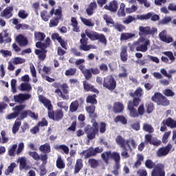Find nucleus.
I'll use <instances>...</instances> for the list:
<instances>
[{"instance_id": "nucleus-1", "label": "nucleus", "mask_w": 176, "mask_h": 176, "mask_svg": "<svg viewBox=\"0 0 176 176\" xmlns=\"http://www.w3.org/2000/svg\"><path fill=\"white\" fill-rule=\"evenodd\" d=\"M98 131L100 134H104L107 131V124L105 122H101L98 129V122L95 120L92 122V126H87L85 129L88 140H94L96 135L98 134Z\"/></svg>"}, {"instance_id": "nucleus-2", "label": "nucleus", "mask_w": 176, "mask_h": 176, "mask_svg": "<svg viewBox=\"0 0 176 176\" xmlns=\"http://www.w3.org/2000/svg\"><path fill=\"white\" fill-rule=\"evenodd\" d=\"M136 20H141V21L151 20V21L155 22V21H159V20H160V16L158 14H155V12H150L145 14L137 15L136 18L131 15H129L123 21V23L124 24H130V23H133V21H136Z\"/></svg>"}, {"instance_id": "nucleus-3", "label": "nucleus", "mask_w": 176, "mask_h": 176, "mask_svg": "<svg viewBox=\"0 0 176 176\" xmlns=\"http://www.w3.org/2000/svg\"><path fill=\"white\" fill-rule=\"evenodd\" d=\"M52 86L56 89L54 93L58 94L63 100H69V95L68 94L69 87L67 83L61 84L60 82H54L52 84Z\"/></svg>"}, {"instance_id": "nucleus-4", "label": "nucleus", "mask_w": 176, "mask_h": 176, "mask_svg": "<svg viewBox=\"0 0 176 176\" xmlns=\"http://www.w3.org/2000/svg\"><path fill=\"white\" fill-rule=\"evenodd\" d=\"M157 33V28H151L149 26H140L139 27V36L140 38L139 41L142 42V43H144V42H145V40H146V38H145V37L144 36H148V35H152L153 36V35H155V34Z\"/></svg>"}, {"instance_id": "nucleus-5", "label": "nucleus", "mask_w": 176, "mask_h": 176, "mask_svg": "<svg viewBox=\"0 0 176 176\" xmlns=\"http://www.w3.org/2000/svg\"><path fill=\"white\" fill-rule=\"evenodd\" d=\"M85 34L91 41H98L100 43H102V45H104V46H107V37H105L104 34H100L97 32L88 30H85Z\"/></svg>"}, {"instance_id": "nucleus-6", "label": "nucleus", "mask_w": 176, "mask_h": 176, "mask_svg": "<svg viewBox=\"0 0 176 176\" xmlns=\"http://www.w3.org/2000/svg\"><path fill=\"white\" fill-rule=\"evenodd\" d=\"M100 157L105 164H109L111 159L114 160L115 162L120 160V154L116 151H104L101 154Z\"/></svg>"}, {"instance_id": "nucleus-7", "label": "nucleus", "mask_w": 176, "mask_h": 176, "mask_svg": "<svg viewBox=\"0 0 176 176\" xmlns=\"http://www.w3.org/2000/svg\"><path fill=\"white\" fill-rule=\"evenodd\" d=\"M151 100L153 102H156L157 105H162V107H168V105H170V100L160 92H155L151 97Z\"/></svg>"}, {"instance_id": "nucleus-8", "label": "nucleus", "mask_w": 176, "mask_h": 176, "mask_svg": "<svg viewBox=\"0 0 176 176\" xmlns=\"http://www.w3.org/2000/svg\"><path fill=\"white\" fill-rule=\"evenodd\" d=\"M102 86L110 91H113L116 89V80L112 75L107 76L103 78Z\"/></svg>"}, {"instance_id": "nucleus-9", "label": "nucleus", "mask_w": 176, "mask_h": 176, "mask_svg": "<svg viewBox=\"0 0 176 176\" xmlns=\"http://www.w3.org/2000/svg\"><path fill=\"white\" fill-rule=\"evenodd\" d=\"M104 152V148L100 147H89L87 150H84L82 151L80 155H84V159H89V157H94V156H97L98 153H102Z\"/></svg>"}, {"instance_id": "nucleus-10", "label": "nucleus", "mask_w": 176, "mask_h": 176, "mask_svg": "<svg viewBox=\"0 0 176 176\" xmlns=\"http://www.w3.org/2000/svg\"><path fill=\"white\" fill-rule=\"evenodd\" d=\"M116 142L122 149V151L121 153V156H122L124 159H127L128 157H130V155H129V149L126 146V140H124V138H123L120 135H118L116 138Z\"/></svg>"}, {"instance_id": "nucleus-11", "label": "nucleus", "mask_w": 176, "mask_h": 176, "mask_svg": "<svg viewBox=\"0 0 176 176\" xmlns=\"http://www.w3.org/2000/svg\"><path fill=\"white\" fill-rule=\"evenodd\" d=\"M81 38L80 39V45H79V50H82L83 52H89V50H91L93 49H96V46L93 45H88L87 41H89V38L86 37V33H82L80 35Z\"/></svg>"}, {"instance_id": "nucleus-12", "label": "nucleus", "mask_w": 176, "mask_h": 176, "mask_svg": "<svg viewBox=\"0 0 176 176\" xmlns=\"http://www.w3.org/2000/svg\"><path fill=\"white\" fill-rule=\"evenodd\" d=\"M64 117V113L62 109H56V111H48V118L52 119V120H55V122H60L61 119Z\"/></svg>"}, {"instance_id": "nucleus-13", "label": "nucleus", "mask_w": 176, "mask_h": 176, "mask_svg": "<svg viewBox=\"0 0 176 176\" xmlns=\"http://www.w3.org/2000/svg\"><path fill=\"white\" fill-rule=\"evenodd\" d=\"M25 108V104H19L16 106L15 107L13 108V111L14 112L11 113L6 116V119L7 120H12V119H16L19 115H20V112L23 111Z\"/></svg>"}, {"instance_id": "nucleus-14", "label": "nucleus", "mask_w": 176, "mask_h": 176, "mask_svg": "<svg viewBox=\"0 0 176 176\" xmlns=\"http://www.w3.org/2000/svg\"><path fill=\"white\" fill-rule=\"evenodd\" d=\"M145 145H153L154 146H160L162 145V141L157 138H152V135L146 134L144 136Z\"/></svg>"}, {"instance_id": "nucleus-15", "label": "nucleus", "mask_w": 176, "mask_h": 176, "mask_svg": "<svg viewBox=\"0 0 176 176\" xmlns=\"http://www.w3.org/2000/svg\"><path fill=\"white\" fill-rule=\"evenodd\" d=\"M151 176H166L164 165L163 164H157L155 165L151 172Z\"/></svg>"}, {"instance_id": "nucleus-16", "label": "nucleus", "mask_w": 176, "mask_h": 176, "mask_svg": "<svg viewBox=\"0 0 176 176\" xmlns=\"http://www.w3.org/2000/svg\"><path fill=\"white\" fill-rule=\"evenodd\" d=\"M173 149V145L168 143L166 146L161 147L157 151V156L159 157H163V156H167L170 153V151Z\"/></svg>"}, {"instance_id": "nucleus-17", "label": "nucleus", "mask_w": 176, "mask_h": 176, "mask_svg": "<svg viewBox=\"0 0 176 176\" xmlns=\"http://www.w3.org/2000/svg\"><path fill=\"white\" fill-rule=\"evenodd\" d=\"M51 38L52 41H58L61 47H63V49H65V50H67V45L68 44V42L64 40L63 38H61L58 33H53L51 36Z\"/></svg>"}, {"instance_id": "nucleus-18", "label": "nucleus", "mask_w": 176, "mask_h": 176, "mask_svg": "<svg viewBox=\"0 0 176 176\" xmlns=\"http://www.w3.org/2000/svg\"><path fill=\"white\" fill-rule=\"evenodd\" d=\"M30 98H31V94H19L14 96V102L19 104H23L24 101H28Z\"/></svg>"}, {"instance_id": "nucleus-19", "label": "nucleus", "mask_w": 176, "mask_h": 176, "mask_svg": "<svg viewBox=\"0 0 176 176\" xmlns=\"http://www.w3.org/2000/svg\"><path fill=\"white\" fill-rule=\"evenodd\" d=\"M159 37L160 41L165 43H171L172 42H174V38H173L171 36L167 34V31L166 30H162L159 34Z\"/></svg>"}, {"instance_id": "nucleus-20", "label": "nucleus", "mask_w": 176, "mask_h": 176, "mask_svg": "<svg viewBox=\"0 0 176 176\" xmlns=\"http://www.w3.org/2000/svg\"><path fill=\"white\" fill-rule=\"evenodd\" d=\"M38 100L39 102H42L44 107L47 108L48 112H50L52 110H53V105L52 104V102L50 101V100L46 98L45 96L42 95L38 96Z\"/></svg>"}, {"instance_id": "nucleus-21", "label": "nucleus", "mask_w": 176, "mask_h": 176, "mask_svg": "<svg viewBox=\"0 0 176 176\" xmlns=\"http://www.w3.org/2000/svg\"><path fill=\"white\" fill-rule=\"evenodd\" d=\"M151 45V41L149 39H146L143 42V44L139 43L135 47L136 52H142V53H145V52L148 51V46Z\"/></svg>"}, {"instance_id": "nucleus-22", "label": "nucleus", "mask_w": 176, "mask_h": 176, "mask_svg": "<svg viewBox=\"0 0 176 176\" xmlns=\"http://www.w3.org/2000/svg\"><path fill=\"white\" fill-rule=\"evenodd\" d=\"M13 6H8L0 14V17H5V19H10L13 16Z\"/></svg>"}, {"instance_id": "nucleus-23", "label": "nucleus", "mask_w": 176, "mask_h": 176, "mask_svg": "<svg viewBox=\"0 0 176 176\" xmlns=\"http://www.w3.org/2000/svg\"><path fill=\"white\" fill-rule=\"evenodd\" d=\"M104 9H105L106 10H109L112 13H115L118 11V1L116 0L111 1L109 5H106L104 6Z\"/></svg>"}, {"instance_id": "nucleus-24", "label": "nucleus", "mask_w": 176, "mask_h": 176, "mask_svg": "<svg viewBox=\"0 0 176 176\" xmlns=\"http://www.w3.org/2000/svg\"><path fill=\"white\" fill-rule=\"evenodd\" d=\"M124 111V105L120 102H116L113 106V112L114 113H122Z\"/></svg>"}, {"instance_id": "nucleus-25", "label": "nucleus", "mask_w": 176, "mask_h": 176, "mask_svg": "<svg viewBox=\"0 0 176 176\" xmlns=\"http://www.w3.org/2000/svg\"><path fill=\"white\" fill-rule=\"evenodd\" d=\"M84 90L85 91H92L93 93H96V94H98L100 93V91L94 87L91 84H89L87 81L85 80L82 82Z\"/></svg>"}, {"instance_id": "nucleus-26", "label": "nucleus", "mask_w": 176, "mask_h": 176, "mask_svg": "<svg viewBox=\"0 0 176 176\" xmlns=\"http://www.w3.org/2000/svg\"><path fill=\"white\" fill-rule=\"evenodd\" d=\"M53 14H54V8H52L50 12V14H47V10H46L41 11V17L42 20H43V21L46 22L49 21V19H50V17H52V16H53Z\"/></svg>"}, {"instance_id": "nucleus-27", "label": "nucleus", "mask_w": 176, "mask_h": 176, "mask_svg": "<svg viewBox=\"0 0 176 176\" xmlns=\"http://www.w3.org/2000/svg\"><path fill=\"white\" fill-rule=\"evenodd\" d=\"M85 111L89 113V118H92L96 119L97 118V113H96V106L94 104H91L90 106H87L85 107Z\"/></svg>"}, {"instance_id": "nucleus-28", "label": "nucleus", "mask_w": 176, "mask_h": 176, "mask_svg": "<svg viewBox=\"0 0 176 176\" xmlns=\"http://www.w3.org/2000/svg\"><path fill=\"white\" fill-rule=\"evenodd\" d=\"M3 42H12V38L9 37V33H8V30H4L2 33H0V43H3Z\"/></svg>"}, {"instance_id": "nucleus-29", "label": "nucleus", "mask_w": 176, "mask_h": 176, "mask_svg": "<svg viewBox=\"0 0 176 176\" xmlns=\"http://www.w3.org/2000/svg\"><path fill=\"white\" fill-rule=\"evenodd\" d=\"M16 42L19 43V46H27L28 45V40L22 34H19L16 38Z\"/></svg>"}, {"instance_id": "nucleus-30", "label": "nucleus", "mask_w": 176, "mask_h": 176, "mask_svg": "<svg viewBox=\"0 0 176 176\" xmlns=\"http://www.w3.org/2000/svg\"><path fill=\"white\" fill-rule=\"evenodd\" d=\"M162 124H166L168 127H170V129L176 128V121L170 117L168 118L166 120H164L162 122Z\"/></svg>"}, {"instance_id": "nucleus-31", "label": "nucleus", "mask_w": 176, "mask_h": 176, "mask_svg": "<svg viewBox=\"0 0 176 176\" xmlns=\"http://www.w3.org/2000/svg\"><path fill=\"white\" fill-rule=\"evenodd\" d=\"M129 58V55L127 54V46L124 45L121 47V52H120V58L121 61L123 63H126Z\"/></svg>"}, {"instance_id": "nucleus-32", "label": "nucleus", "mask_w": 176, "mask_h": 176, "mask_svg": "<svg viewBox=\"0 0 176 176\" xmlns=\"http://www.w3.org/2000/svg\"><path fill=\"white\" fill-rule=\"evenodd\" d=\"M34 53L36 56H38V58L40 60V61H45L47 50H35Z\"/></svg>"}, {"instance_id": "nucleus-33", "label": "nucleus", "mask_w": 176, "mask_h": 176, "mask_svg": "<svg viewBox=\"0 0 176 176\" xmlns=\"http://www.w3.org/2000/svg\"><path fill=\"white\" fill-rule=\"evenodd\" d=\"M97 95L93 94V95H89L86 98V102L87 104H91V105H97L98 101H97Z\"/></svg>"}, {"instance_id": "nucleus-34", "label": "nucleus", "mask_w": 176, "mask_h": 176, "mask_svg": "<svg viewBox=\"0 0 176 176\" xmlns=\"http://www.w3.org/2000/svg\"><path fill=\"white\" fill-rule=\"evenodd\" d=\"M83 168V161L82 159H78L76 160L75 166H74V174H78Z\"/></svg>"}, {"instance_id": "nucleus-35", "label": "nucleus", "mask_w": 176, "mask_h": 176, "mask_svg": "<svg viewBox=\"0 0 176 176\" xmlns=\"http://www.w3.org/2000/svg\"><path fill=\"white\" fill-rule=\"evenodd\" d=\"M113 168V170L111 171V174H113L115 176H119V171L120 170V160L116 161Z\"/></svg>"}, {"instance_id": "nucleus-36", "label": "nucleus", "mask_w": 176, "mask_h": 176, "mask_svg": "<svg viewBox=\"0 0 176 176\" xmlns=\"http://www.w3.org/2000/svg\"><path fill=\"white\" fill-rule=\"evenodd\" d=\"M134 36H135V34L134 33L124 32L121 34L120 39L121 41H129V39H131Z\"/></svg>"}, {"instance_id": "nucleus-37", "label": "nucleus", "mask_w": 176, "mask_h": 176, "mask_svg": "<svg viewBox=\"0 0 176 176\" xmlns=\"http://www.w3.org/2000/svg\"><path fill=\"white\" fill-rule=\"evenodd\" d=\"M127 109L129 111V115L131 118H138L137 109L131 105H127Z\"/></svg>"}, {"instance_id": "nucleus-38", "label": "nucleus", "mask_w": 176, "mask_h": 176, "mask_svg": "<svg viewBox=\"0 0 176 176\" xmlns=\"http://www.w3.org/2000/svg\"><path fill=\"white\" fill-rule=\"evenodd\" d=\"M130 97L133 98H140L142 96V89L138 88L134 92L129 93Z\"/></svg>"}, {"instance_id": "nucleus-39", "label": "nucleus", "mask_w": 176, "mask_h": 176, "mask_svg": "<svg viewBox=\"0 0 176 176\" xmlns=\"http://www.w3.org/2000/svg\"><path fill=\"white\" fill-rule=\"evenodd\" d=\"M56 166L57 168H59V170H63V168H65V163H64V160H63V158H61V155L58 156Z\"/></svg>"}, {"instance_id": "nucleus-40", "label": "nucleus", "mask_w": 176, "mask_h": 176, "mask_svg": "<svg viewBox=\"0 0 176 176\" xmlns=\"http://www.w3.org/2000/svg\"><path fill=\"white\" fill-rule=\"evenodd\" d=\"M20 126H21V121L20 120V118H17L12 126V130L13 134H16V133L19 131L20 129Z\"/></svg>"}, {"instance_id": "nucleus-41", "label": "nucleus", "mask_w": 176, "mask_h": 176, "mask_svg": "<svg viewBox=\"0 0 176 176\" xmlns=\"http://www.w3.org/2000/svg\"><path fill=\"white\" fill-rule=\"evenodd\" d=\"M19 168L21 170H28V166H27V160L25 157H21L19 160Z\"/></svg>"}, {"instance_id": "nucleus-42", "label": "nucleus", "mask_w": 176, "mask_h": 176, "mask_svg": "<svg viewBox=\"0 0 176 176\" xmlns=\"http://www.w3.org/2000/svg\"><path fill=\"white\" fill-rule=\"evenodd\" d=\"M40 152H43V153H50V144L45 143L42 144L39 147Z\"/></svg>"}, {"instance_id": "nucleus-43", "label": "nucleus", "mask_w": 176, "mask_h": 176, "mask_svg": "<svg viewBox=\"0 0 176 176\" xmlns=\"http://www.w3.org/2000/svg\"><path fill=\"white\" fill-rule=\"evenodd\" d=\"M115 123H121L122 124H126L127 123V118L124 116H117L114 118Z\"/></svg>"}, {"instance_id": "nucleus-44", "label": "nucleus", "mask_w": 176, "mask_h": 176, "mask_svg": "<svg viewBox=\"0 0 176 176\" xmlns=\"http://www.w3.org/2000/svg\"><path fill=\"white\" fill-rule=\"evenodd\" d=\"M140 102H141V98H133V100H129L128 102V106H131L135 108H137L140 105Z\"/></svg>"}, {"instance_id": "nucleus-45", "label": "nucleus", "mask_w": 176, "mask_h": 176, "mask_svg": "<svg viewBox=\"0 0 176 176\" xmlns=\"http://www.w3.org/2000/svg\"><path fill=\"white\" fill-rule=\"evenodd\" d=\"M78 108H79V101L74 100L71 103L69 106V111L70 112H72V113L76 112Z\"/></svg>"}, {"instance_id": "nucleus-46", "label": "nucleus", "mask_w": 176, "mask_h": 176, "mask_svg": "<svg viewBox=\"0 0 176 176\" xmlns=\"http://www.w3.org/2000/svg\"><path fill=\"white\" fill-rule=\"evenodd\" d=\"M80 20L81 21L82 24H84V25H86L87 27H94V23L91 21V19H87L86 18L80 16Z\"/></svg>"}, {"instance_id": "nucleus-47", "label": "nucleus", "mask_w": 176, "mask_h": 176, "mask_svg": "<svg viewBox=\"0 0 176 176\" xmlns=\"http://www.w3.org/2000/svg\"><path fill=\"white\" fill-rule=\"evenodd\" d=\"M71 23H72V25L73 27V31H74V32H79V31H80V30L79 29V27L78 26V20H76V18L72 17Z\"/></svg>"}, {"instance_id": "nucleus-48", "label": "nucleus", "mask_w": 176, "mask_h": 176, "mask_svg": "<svg viewBox=\"0 0 176 176\" xmlns=\"http://www.w3.org/2000/svg\"><path fill=\"white\" fill-rule=\"evenodd\" d=\"M34 37L36 41H39L40 42H42V41H44L45 38H46V34H45V33L43 32H35Z\"/></svg>"}, {"instance_id": "nucleus-49", "label": "nucleus", "mask_w": 176, "mask_h": 176, "mask_svg": "<svg viewBox=\"0 0 176 176\" xmlns=\"http://www.w3.org/2000/svg\"><path fill=\"white\" fill-rule=\"evenodd\" d=\"M88 164L90 166L91 168H97L100 163H98V160L94 158H91L88 160Z\"/></svg>"}, {"instance_id": "nucleus-50", "label": "nucleus", "mask_w": 176, "mask_h": 176, "mask_svg": "<svg viewBox=\"0 0 176 176\" xmlns=\"http://www.w3.org/2000/svg\"><path fill=\"white\" fill-rule=\"evenodd\" d=\"M55 149H56V151H60L61 149L65 155L69 153V148L65 144L57 145L55 146Z\"/></svg>"}, {"instance_id": "nucleus-51", "label": "nucleus", "mask_w": 176, "mask_h": 176, "mask_svg": "<svg viewBox=\"0 0 176 176\" xmlns=\"http://www.w3.org/2000/svg\"><path fill=\"white\" fill-rule=\"evenodd\" d=\"M61 19L57 18V17H53L50 21L49 23L50 28H52V27H57L58 25V23H60V21Z\"/></svg>"}, {"instance_id": "nucleus-52", "label": "nucleus", "mask_w": 176, "mask_h": 176, "mask_svg": "<svg viewBox=\"0 0 176 176\" xmlns=\"http://www.w3.org/2000/svg\"><path fill=\"white\" fill-rule=\"evenodd\" d=\"M103 20L106 21L107 25H109L110 24H111V25H113L115 24V21H113L112 17L109 16L107 14H104L103 15Z\"/></svg>"}, {"instance_id": "nucleus-53", "label": "nucleus", "mask_w": 176, "mask_h": 176, "mask_svg": "<svg viewBox=\"0 0 176 176\" xmlns=\"http://www.w3.org/2000/svg\"><path fill=\"white\" fill-rule=\"evenodd\" d=\"M143 130L146 133H149V134H152L155 131V129L153 128L152 125L147 123L143 124Z\"/></svg>"}, {"instance_id": "nucleus-54", "label": "nucleus", "mask_w": 176, "mask_h": 176, "mask_svg": "<svg viewBox=\"0 0 176 176\" xmlns=\"http://www.w3.org/2000/svg\"><path fill=\"white\" fill-rule=\"evenodd\" d=\"M28 155L36 162H39V160H41V155H39L36 151H29Z\"/></svg>"}, {"instance_id": "nucleus-55", "label": "nucleus", "mask_w": 176, "mask_h": 176, "mask_svg": "<svg viewBox=\"0 0 176 176\" xmlns=\"http://www.w3.org/2000/svg\"><path fill=\"white\" fill-rule=\"evenodd\" d=\"M21 91H30V90H32V87L28 83L22 82L21 84Z\"/></svg>"}, {"instance_id": "nucleus-56", "label": "nucleus", "mask_w": 176, "mask_h": 176, "mask_svg": "<svg viewBox=\"0 0 176 176\" xmlns=\"http://www.w3.org/2000/svg\"><path fill=\"white\" fill-rule=\"evenodd\" d=\"M50 43H52V41L50 40V37H47L45 43H42L41 44V50H46L47 47L50 46Z\"/></svg>"}, {"instance_id": "nucleus-57", "label": "nucleus", "mask_w": 176, "mask_h": 176, "mask_svg": "<svg viewBox=\"0 0 176 176\" xmlns=\"http://www.w3.org/2000/svg\"><path fill=\"white\" fill-rule=\"evenodd\" d=\"M82 74L84 75L86 80H89V79H91L93 76L91 69H85V71L83 72Z\"/></svg>"}, {"instance_id": "nucleus-58", "label": "nucleus", "mask_w": 176, "mask_h": 176, "mask_svg": "<svg viewBox=\"0 0 176 176\" xmlns=\"http://www.w3.org/2000/svg\"><path fill=\"white\" fill-rule=\"evenodd\" d=\"M124 8H126V6L124 5V3H122L120 4V7L118 12V14L120 17H124V16H126V12H124Z\"/></svg>"}, {"instance_id": "nucleus-59", "label": "nucleus", "mask_w": 176, "mask_h": 176, "mask_svg": "<svg viewBox=\"0 0 176 176\" xmlns=\"http://www.w3.org/2000/svg\"><path fill=\"white\" fill-rule=\"evenodd\" d=\"M162 54H164V56H166V57H168L169 60H171V63H174V61L175 60V57L174 56V54L171 51L164 52H162Z\"/></svg>"}, {"instance_id": "nucleus-60", "label": "nucleus", "mask_w": 176, "mask_h": 176, "mask_svg": "<svg viewBox=\"0 0 176 176\" xmlns=\"http://www.w3.org/2000/svg\"><path fill=\"white\" fill-rule=\"evenodd\" d=\"M16 168V163L12 162L10 165L8 167V169L5 171L6 175H9L10 173H13L14 171V168Z\"/></svg>"}, {"instance_id": "nucleus-61", "label": "nucleus", "mask_w": 176, "mask_h": 176, "mask_svg": "<svg viewBox=\"0 0 176 176\" xmlns=\"http://www.w3.org/2000/svg\"><path fill=\"white\" fill-rule=\"evenodd\" d=\"M75 74H76V68H69L65 72L66 76H74Z\"/></svg>"}, {"instance_id": "nucleus-62", "label": "nucleus", "mask_w": 176, "mask_h": 176, "mask_svg": "<svg viewBox=\"0 0 176 176\" xmlns=\"http://www.w3.org/2000/svg\"><path fill=\"white\" fill-rule=\"evenodd\" d=\"M113 27L115 28V30L118 31V32H122V31H124V30H126V26L120 23H114L113 25Z\"/></svg>"}, {"instance_id": "nucleus-63", "label": "nucleus", "mask_w": 176, "mask_h": 176, "mask_svg": "<svg viewBox=\"0 0 176 176\" xmlns=\"http://www.w3.org/2000/svg\"><path fill=\"white\" fill-rule=\"evenodd\" d=\"M145 166L146 168H149L150 170H152V168H155L156 164L152 162L151 160H146L145 162Z\"/></svg>"}, {"instance_id": "nucleus-64", "label": "nucleus", "mask_w": 176, "mask_h": 176, "mask_svg": "<svg viewBox=\"0 0 176 176\" xmlns=\"http://www.w3.org/2000/svg\"><path fill=\"white\" fill-rule=\"evenodd\" d=\"M23 63H25V59L20 57H16L12 60V63L14 64V65H17L19 64H23Z\"/></svg>"}]
</instances>
